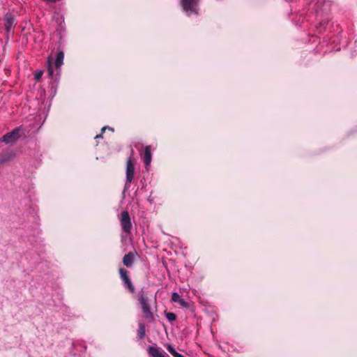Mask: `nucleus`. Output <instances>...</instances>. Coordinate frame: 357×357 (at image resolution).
I'll return each mask as SVG.
<instances>
[{"instance_id":"f257e3e1","label":"nucleus","mask_w":357,"mask_h":357,"mask_svg":"<svg viewBox=\"0 0 357 357\" xmlns=\"http://www.w3.org/2000/svg\"><path fill=\"white\" fill-rule=\"evenodd\" d=\"M137 300L141 306L144 319L149 323H154L155 317L151 312V300L144 288L137 294Z\"/></svg>"},{"instance_id":"f03ea898","label":"nucleus","mask_w":357,"mask_h":357,"mask_svg":"<svg viewBox=\"0 0 357 357\" xmlns=\"http://www.w3.org/2000/svg\"><path fill=\"white\" fill-rule=\"evenodd\" d=\"M134 151L131 149L130 154L126 162V183L125 188H128L132 182L135 176V160L133 158Z\"/></svg>"},{"instance_id":"7ed1b4c3","label":"nucleus","mask_w":357,"mask_h":357,"mask_svg":"<svg viewBox=\"0 0 357 357\" xmlns=\"http://www.w3.org/2000/svg\"><path fill=\"white\" fill-rule=\"evenodd\" d=\"M120 224L123 232L128 235L131 233L132 229V223L129 213L127 211H123L121 213Z\"/></svg>"},{"instance_id":"20e7f679","label":"nucleus","mask_w":357,"mask_h":357,"mask_svg":"<svg viewBox=\"0 0 357 357\" xmlns=\"http://www.w3.org/2000/svg\"><path fill=\"white\" fill-rule=\"evenodd\" d=\"M119 273L120 275V278L123 282V284L124 287L128 289L129 292L133 294L135 292V288L131 281V279L129 276V272L125 269L124 268L120 267L119 268Z\"/></svg>"},{"instance_id":"39448f33","label":"nucleus","mask_w":357,"mask_h":357,"mask_svg":"<svg viewBox=\"0 0 357 357\" xmlns=\"http://www.w3.org/2000/svg\"><path fill=\"white\" fill-rule=\"evenodd\" d=\"M200 0H181L183 10L188 13L198 14V3Z\"/></svg>"},{"instance_id":"423d86ee","label":"nucleus","mask_w":357,"mask_h":357,"mask_svg":"<svg viewBox=\"0 0 357 357\" xmlns=\"http://www.w3.org/2000/svg\"><path fill=\"white\" fill-rule=\"evenodd\" d=\"M21 127H17L13 129L11 132H9L4 135L0 141L5 142L6 144H13L17 141L20 137Z\"/></svg>"},{"instance_id":"0eeeda50","label":"nucleus","mask_w":357,"mask_h":357,"mask_svg":"<svg viewBox=\"0 0 357 357\" xmlns=\"http://www.w3.org/2000/svg\"><path fill=\"white\" fill-rule=\"evenodd\" d=\"M137 253L136 252H129L123 258V264L128 268L133 266Z\"/></svg>"},{"instance_id":"6e6552de","label":"nucleus","mask_w":357,"mask_h":357,"mask_svg":"<svg viewBox=\"0 0 357 357\" xmlns=\"http://www.w3.org/2000/svg\"><path fill=\"white\" fill-rule=\"evenodd\" d=\"M146 167H149L151 162L152 154L151 146H146L144 151L140 153Z\"/></svg>"},{"instance_id":"1a4fd4ad","label":"nucleus","mask_w":357,"mask_h":357,"mask_svg":"<svg viewBox=\"0 0 357 357\" xmlns=\"http://www.w3.org/2000/svg\"><path fill=\"white\" fill-rule=\"evenodd\" d=\"M4 26L7 31V33H9L11 30V29L15 25V19L13 17V15L10 13H7L4 17Z\"/></svg>"},{"instance_id":"9d476101","label":"nucleus","mask_w":357,"mask_h":357,"mask_svg":"<svg viewBox=\"0 0 357 357\" xmlns=\"http://www.w3.org/2000/svg\"><path fill=\"white\" fill-rule=\"evenodd\" d=\"M147 351L151 357H169L167 354H162L158 348L153 346H149Z\"/></svg>"},{"instance_id":"9b49d317","label":"nucleus","mask_w":357,"mask_h":357,"mask_svg":"<svg viewBox=\"0 0 357 357\" xmlns=\"http://www.w3.org/2000/svg\"><path fill=\"white\" fill-rule=\"evenodd\" d=\"M15 154L13 151H10L0 155V165L6 163L15 157Z\"/></svg>"},{"instance_id":"f8f14e48","label":"nucleus","mask_w":357,"mask_h":357,"mask_svg":"<svg viewBox=\"0 0 357 357\" xmlns=\"http://www.w3.org/2000/svg\"><path fill=\"white\" fill-rule=\"evenodd\" d=\"M64 58V54L63 52L60 51L56 54V59L54 61V65L56 68H59L63 64Z\"/></svg>"},{"instance_id":"ddd939ff","label":"nucleus","mask_w":357,"mask_h":357,"mask_svg":"<svg viewBox=\"0 0 357 357\" xmlns=\"http://www.w3.org/2000/svg\"><path fill=\"white\" fill-rule=\"evenodd\" d=\"M137 335L140 340H143L146 335V328L144 323L139 324L137 330Z\"/></svg>"},{"instance_id":"4468645a","label":"nucleus","mask_w":357,"mask_h":357,"mask_svg":"<svg viewBox=\"0 0 357 357\" xmlns=\"http://www.w3.org/2000/svg\"><path fill=\"white\" fill-rule=\"evenodd\" d=\"M167 349L174 357H185L183 355L177 352L172 344H167Z\"/></svg>"},{"instance_id":"2eb2a0df","label":"nucleus","mask_w":357,"mask_h":357,"mask_svg":"<svg viewBox=\"0 0 357 357\" xmlns=\"http://www.w3.org/2000/svg\"><path fill=\"white\" fill-rule=\"evenodd\" d=\"M167 349L174 357H185L183 355L177 352L172 344H167Z\"/></svg>"},{"instance_id":"dca6fc26","label":"nucleus","mask_w":357,"mask_h":357,"mask_svg":"<svg viewBox=\"0 0 357 357\" xmlns=\"http://www.w3.org/2000/svg\"><path fill=\"white\" fill-rule=\"evenodd\" d=\"M165 314L166 318L169 321H174L176 319V315L173 312H168L165 311Z\"/></svg>"},{"instance_id":"f3484780","label":"nucleus","mask_w":357,"mask_h":357,"mask_svg":"<svg viewBox=\"0 0 357 357\" xmlns=\"http://www.w3.org/2000/svg\"><path fill=\"white\" fill-rule=\"evenodd\" d=\"M172 299L174 302L178 303L181 299V297L177 292H174L172 296Z\"/></svg>"},{"instance_id":"a211bd4d","label":"nucleus","mask_w":357,"mask_h":357,"mask_svg":"<svg viewBox=\"0 0 357 357\" xmlns=\"http://www.w3.org/2000/svg\"><path fill=\"white\" fill-rule=\"evenodd\" d=\"M47 73L50 77H52L54 75V68L50 62L47 66Z\"/></svg>"},{"instance_id":"6ab92c4d","label":"nucleus","mask_w":357,"mask_h":357,"mask_svg":"<svg viewBox=\"0 0 357 357\" xmlns=\"http://www.w3.org/2000/svg\"><path fill=\"white\" fill-rule=\"evenodd\" d=\"M178 303L183 307H189V303L182 298L180 301H178Z\"/></svg>"},{"instance_id":"aec40b11","label":"nucleus","mask_w":357,"mask_h":357,"mask_svg":"<svg viewBox=\"0 0 357 357\" xmlns=\"http://www.w3.org/2000/svg\"><path fill=\"white\" fill-rule=\"evenodd\" d=\"M42 75H43V72H42V71L36 72V73H35V79H36V80H39V79L41 78Z\"/></svg>"},{"instance_id":"412c9836","label":"nucleus","mask_w":357,"mask_h":357,"mask_svg":"<svg viewBox=\"0 0 357 357\" xmlns=\"http://www.w3.org/2000/svg\"><path fill=\"white\" fill-rule=\"evenodd\" d=\"M315 5H316V7H317L316 8V11L317 12L322 11V9H321V8L319 6V2H317Z\"/></svg>"},{"instance_id":"4be33fe9","label":"nucleus","mask_w":357,"mask_h":357,"mask_svg":"<svg viewBox=\"0 0 357 357\" xmlns=\"http://www.w3.org/2000/svg\"><path fill=\"white\" fill-rule=\"evenodd\" d=\"M107 128H109V127H108V126H105V127H103V128L101 129L102 132H104L105 131H106V129H107Z\"/></svg>"},{"instance_id":"5701e85b","label":"nucleus","mask_w":357,"mask_h":357,"mask_svg":"<svg viewBox=\"0 0 357 357\" xmlns=\"http://www.w3.org/2000/svg\"><path fill=\"white\" fill-rule=\"evenodd\" d=\"M98 138H102V133L100 134V135H97L96 136V139H98Z\"/></svg>"}]
</instances>
